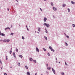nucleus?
Here are the masks:
<instances>
[{
    "label": "nucleus",
    "mask_w": 75,
    "mask_h": 75,
    "mask_svg": "<svg viewBox=\"0 0 75 75\" xmlns=\"http://www.w3.org/2000/svg\"><path fill=\"white\" fill-rule=\"evenodd\" d=\"M43 25H45V26H46V27H47V28H48L49 27H50V25H49V24H47L46 23H44L43 24Z\"/></svg>",
    "instance_id": "nucleus-1"
},
{
    "label": "nucleus",
    "mask_w": 75,
    "mask_h": 75,
    "mask_svg": "<svg viewBox=\"0 0 75 75\" xmlns=\"http://www.w3.org/2000/svg\"><path fill=\"white\" fill-rule=\"evenodd\" d=\"M0 35L2 36H5V34L3 33H1V31H0Z\"/></svg>",
    "instance_id": "nucleus-2"
},
{
    "label": "nucleus",
    "mask_w": 75,
    "mask_h": 75,
    "mask_svg": "<svg viewBox=\"0 0 75 75\" xmlns=\"http://www.w3.org/2000/svg\"><path fill=\"white\" fill-rule=\"evenodd\" d=\"M52 71L53 72V73L54 74H55V70L53 68H52Z\"/></svg>",
    "instance_id": "nucleus-3"
},
{
    "label": "nucleus",
    "mask_w": 75,
    "mask_h": 75,
    "mask_svg": "<svg viewBox=\"0 0 75 75\" xmlns=\"http://www.w3.org/2000/svg\"><path fill=\"white\" fill-rule=\"evenodd\" d=\"M47 19L46 18H44V22H46L47 21Z\"/></svg>",
    "instance_id": "nucleus-4"
},
{
    "label": "nucleus",
    "mask_w": 75,
    "mask_h": 75,
    "mask_svg": "<svg viewBox=\"0 0 75 75\" xmlns=\"http://www.w3.org/2000/svg\"><path fill=\"white\" fill-rule=\"evenodd\" d=\"M7 29H8V30H10V28L9 27H7L5 29V30H7Z\"/></svg>",
    "instance_id": "nucleus-5"
},
{
    "label": "nucleus",
    "mask_w": 75,
    "mask_h": 75,
    "mask_svg": "<svg viewBox=\"0 0 75 75\" xmlns=\"http://www.w3.org/2000/svg\"><path fill=\"white\" fill-rule=\"evenodd\" d=\"M36 51L37 52H39V49L37 47L36 48Z\"/></svg>",
    "instance_id": "nucleus-6"
},
{
    "label": "nucleus",
    "mask_w": 75,
    "mask_h": 75,
    "mask_svg": "<svg viewBox=\"0 0 75 75\" xmlns=\"http://www.w3.org/2000/svg\"><path fill=\"white\" fill-rule=\"evenodd\" d=\"M0 41H3V42H6V40L4 39V40H0Z\"/></svg>",
    "instance_id": "nucleus-7"
},
{
    "label": "nucleus",
    "mask_w": 75,
    "mask_h": 75,
    "mask_svg": "<svg viewBox=\"0 0 75 75\" xmlns=\"http://www.w3.org/2000/svg\"><path fill=\"white\" fill-rule=\"evenodd\" d=\"M13 57H14V58H16V55H15V52H13Z\"/></svg>",
    "instance_id": "nucleus-8"
},
{
    "label": "nucleus",
    "mask_w": 75,
    "mask_h": 75,
    "mask_svg": "<svg viewBox=\"0 0 75 75\" xmlns=\"http://www.w3.org/2000/svg\"><path fill=\"white\" fill-rule=\"evenodd\" d=\"M10 41V40L7 39L6 40V42H8Z\"/></svg>",
    "instance_id": "nucleus-9"
},
{
    "label": "nucleus",
    "mask_w": 75,
    "mask_h": 75,
    "mask_svg": "<svg viewBox=\"0 0 75 75\" xmlns=\"http://www.w3.org/2000/svg\"><path fill=\"white\" fill-rule=\"evenodd\" d=\"M29 60H30V61H32L33 60V58H29Z\"/></svg>",
    "instance_id": "nucleus-10"
},
{
    "label": "nucleus",
    "mask_w": 75,
    "mask_h": 75,
    "mask_svg": "<svg viewBox=\"0 0 75 75\" xmlns=\"http://www.w3.org/2000/svg\"><path fill=\"white\" fill-rule=\"evenodd\" d=\"M27 75H30V73L29 71L27 72Z\"/></svg>",
    "instance_id": "nucleus-11"
},
{
    "label": "nucleus",
    "mask_w": 75,
    "mask_h": 75,
    "mask_svg": "<svg viewBox=\"0 0 75 75\" xmlns=\"http://www.w3.org/2000/svg\"><path fill=\"white\" fill-rule=\"evenodd\" d=\"M53 9L54 10V11H56L57 10V8H55L54 7H53Z\"/></svg>",
    "instance_id": "nucleus-12"
},
{
    "label": "nucleus",
    "mask_w": 75,
    "mask_h": 75,
    "mask_svg": "<svg viewBox=\"0 0 75 75\" xmlns=\"http://www.w3.org/2000/svg\"><path fill=\"white\" fill-rule=\"evenodd\" d=\"M65 6H66V4H63L62 5V6L63 7H65Z\"/></svg>",
    "instance_id": "nucleus-13"
},
{
    "label": "nucleus",
    "mask_w": 75,
    "mask_h": 75,
    "mask_svg": "<svg viewBox=\"0 0 75 75\" xmlns=\"http://www.w3.org/2000/svg\"><path fill=\"white\" fill-rule=\"evenodd\" d=\"M47 69L49 70V71H50V69H51V67H47Z\"/></svg>",
    "instance_id": "nucleus-14"
},
{
    "label": "nucleus",
    "mask_w": 75,
    "mask_h": 75,
    "mask_svg": "<svg viewBox=\"0 0 75 75\" xmlns=\"http://www.w3.org/2000/svg\"><path fill=\"white\" fill-rule=\"evenodd\" d=\"M71 4H75V2H74L73 1H71Z\"/></svg>",
    "instance_id": "nucleus-15"
},
{
    "label": "nucleus",
    "mask_w": 75,
    "mask_h": 75,
    "mask_svg": "<svg viewBox=\"0 0 75 75\" xmlns=\"http://www.w3.org/2000/svg\"><path fill=\"white\" fill-rule=\"evenodd\" d=\"M19 57H21V58H23V56H22V55H19Z\"/></svg>",
    "instance_id": "nucleus-16"
},
{
    "label": "nucleus",
    "mask_w": 75,
    "mask_h": 75,
    "mask_svg": "<svg viewBox=\"0 0 75 75\" xmlns=\"http://www.w3.org/2000/svg\"><path fill=\"white\" fill-rule=\"evenodd\" d=\"M51 50L52 51H53V52H54V51H55V50H53L52 49H51Z\"/></svg>",
    "instance_id": "nucleus-17"
},
{
    "label": "nucleus",
    "mask_w": 75,
    "mask_h": 75,
    "mask_svg": "<svg viewBox=\"0 0 75 75\" xmlns=\"http://www.w3.org/2000/svg\"><path fill=\"white\" fill-rule=\"evenodd\" d=\"M38 28V31H41V30H40V28Z\"/></svg>",
    "instance_id": "nucleus-18"
},
{
    "label": "nucleus",
    "mask_w": 75,
    "mask_h": 75,
    "mask_svg": "<svg viewBox=\"0 0 75 75\" xmlns=\"http://www.w3.org/2000/svg\"><path fill=\"white\" fill-rule=\"evenodd\" d=\"M16 52H18V49L16 48Z\"/></svg>",
    "instance_id": "nucleus-19"
},
{
    "label": "nucleus",
    "mask_w": 75,
    "mask_h": 75,
    "mask_svg": "<svg viewBox=\"0 0 75 75\" xmlns=\"http://www.w3.org/2000/svg\"><path fill=\"white\" fill-rule=\"evenodd\" d=\"M8 57V56H6V60H8V58H7Z\"/></svg>",
    "instance_id": "nucleus-20"
},
{
    "label": "nucleus",
    "mask_w": 75,
    "mask_h": 75,
    "mask_svg": "<svg viewBox=\"0 0 75 75\" xmlns=\"http://www.w3.org/2000/svg\"><path fill=\"white\" fill-rule=\"evenodd\" d=\"M14 35V33H11V35Z\"/></svg>",
    "instance_id": "nucleus-21"
},
{
    "label": "nucleus",
    "mask_w": 75,
    "mask_h": 75,
    "mask_svg": "<svg viewBox=\"0 0 75 75\" xmlns=\"http://www.w3.org/2000/svg\"><path fill=\"white\" fill-rule=\"evenodd\" d=\"M44 38L46 40H47V38L46 36H44Z\"/></svg>",
    "instance_id": "nucleus-22"
},
{
    "label": "nucleus",
    "mask_w": 75,
    "mask_h": 75,
    "mask_svg": "<svg viewBox=\"0 0 75 75\" xmlns=\"http://www.w3.org/2000/svg\"><path fill=\"white\" fill-rule=\"evenodd\" d=\"M12 53V51L11 50H10L9 52V53L10 54H11Z\"/></svg>",
    "instance_id": "nucleus-23"
},
{
    "label": "nucleus",
    "mask_w": 75,
    "mask_h": 75,
    "mask_svg": "<svg viewBox=\"0 0 75 75\" xmlns=\"http://www.w3.org/2000/svg\"><path fill=\"white\" fill-rule=\"evenodd\" d=\"M61 75H64V72H62V73H61Z\"/></svg>",
    "instance_id": "nucleus-24"
},
{
    "label": "nucleus",
    "mask_w": 75,
    "mask_h": 75,
    "mask_svg": "<svg viewBox=\"0 0 75 75\" xmlns=\"http://www.w3.org/2000/svg\"><path fill=\"white\" fill-rule=\"evenodd\" d=\"M65 43L66 45H67V46H68V44L66 42H65Z\"/></svg>",
    "instance_id": "nucleus-25"
},
{
    "label": "nucleus",
    "mask_w": 75,
    "mask_h": 75,
    "mask_svg": "<svg viewBox=\"0 0 75 75\" xmlns=\"http://www.w3.org/2000/svg\"><path fill=\"white\" fill-rule=\"evenodd\" d=\"M25 68L27 69H28V67H27V66H25Z\"/></svg>",
    "instance_id": "nucleus-26"
},
{
    "label": "nucleus",
    "mask_w": 75,
    "mask_h": 75,
    "mask_svg": "<svg viewBox=\"0 0 75 75\" xmlns=\"http://www.w3.org/2000/svg\"><path fill=\"white\" fill-rule=\"evenodd\" d=\"M51 6H54V4H53V3H52L51 2Z\"/></svg>",
    "instance_id": "nucleus-27"
},
{
    "label": "nucleus",
    "mask_w": 75,
    "mask_h": 75,
    "mask_svg": "<svg viewBox=\"0 0 75 75\" xmlns=\"http://www.w3.org/2000/svg\"><path fill=\"white\" fill-rule=\"evenodd\" d=\"M72 25H73V27H75V24H73Z\"/></svg>",
    "instance_id": "nucleus-28"
},
{
    "label": "nucleus",
    "mask_w": 75,
    "mask_h": 75,
    "mask_svg": "<svg viewBox=\"0 0 75 75\" xmlns=\"http://www.w3.org/2000/svg\"><path fill=\"white\" fill-rule=\"evenodd\" d=\"M33 62H35V63H36V60H33Z\"/></svg>",
    "instance_id": "nucleus-29"
},
{
    "label": "nucleus",
    "mask_w": 75,
    "mask_h": 75,
    "mask_svg": "<svg viewBox=\"0 0 75 75\" xmlns=\"http://www.w3.org/2000/svg\"><path fill=\"white\" fill-rule=\"evenodd\" d=\"M43 50H44V51H46V49L45 48H43Z\"/></svg>",
    "instance_id": "nucleus-30"
},
{
    "label": "nucleus",
    "mask_w": 75,
    "mask_h": 75,
    "mask_svg": "<svg viewBox=\"0 0 75 75\" xmlns=\"http://www.w3.org/2000/svg\"><path fill=\"white\" fill-rule=\"evenodd\" d=\"M47 55L48 56H50V54L48 52L47 53Z\"/></svg>",
    "instance_id": "nucleus-31"
},
{
    "label": "nucleus",
    "mask_w": 75,
    "mask_h": 75,
    "mask_svg": "<svg viewBox=\"0 0 75 75\" xmlns=\"http://www.w3.org/2000/svg\"><path fill=\"white\" fill-rule=\"evenodd\" d=\"M49 48L50 49H51H51H52V47H51V46H50L49 47Z\"/></svg>",
    "instance_id": "nucleus-32"
},
{
    "label": "nucleus",
    "mask_w": 75,
    "mask_h": 75,
    "mask_svg": "<svg viewBox=\"0 0 75 75\" xmlns=\"http://www.w3.org/2000/svg\"><path fill=\"white\" fill-rule=\"evenodd\" d=\"M22 38L23 40H24L25 39L24 37L23 36L22 37Z\"/></svg>",
    "instance_id": "nucleus-33"
},
{
    "label": "nucleus",
    "mask_w": 75,
    "mask_h": 75,
    "mask_svg": "<svg viewBox=\"0 0 75 75\" xmlns=\"http://www.w3.org/2000/svg\"><path fill=\"white\" fill-rule=\"evenodd\" d=\"M18 66H19V67H20V62L18 63Z\"/></svg>",
    "instance_id": "nucleus-34"
},
{
    "label": "nucleus",
    "mask_w": 75,
    "mask_h": 75,
    "mask_svg": "<svg viewBox=\"0 0 75 75\" xmlns=\"http://www.w3.org/2000/svg\"><path fill=\"white\" fill-rule=\"evenodd\" d=\"M0 62L1 64H2V62H1V60H0Z\"/></svg>",
    "instance_id": "nucleus-35"
},
{
    "label": "nucleus",
    "mask_w": 75,
    "mask_h": 75,
    "mask_svg": "<svg viewBox=\"0 0 75 75\" xmlns=\"http://www.w3.org/2000/svg\"><path fill=\"white\" fill-rule=\"evenodd\" d=\"M66 37H67V38H69V36L67 35Z\"/></svg>",
    "instance_id": "nucleus-36"
},
{
    "label": "nucleus",
    "mask_w": 75,
    "mask_h": 75,
    "mask_svg": "<svg viewBox=\"0 0 75 75\" xmlns=\"http://www.w3.org/2000/svg\"><path fill=\"white\" fill-rule=\"evenodd\" d=\"M65 64L66 65H68V64H67V62H65Z\"/></svg>",
    "instance_id": "nucleus-37"
},
{
    "label": "nucleus",
    "mask_w": 75,
    "mask_h": 75,
    "mask_svg": "<svg viewBox=\"0 0 75 75\" xmlns=\"http://www.w3.org/2000/svg\"><path fill=\"white\" fill-rule=\"evenodd\" d=\"M40 10L41 11H42V9H41V8H40Z\"/></svg>",
    "instance_id": "nucleus-38"
},
{
    "label": "nucleus",
    "mask_w": 75,
    "mask_h": 75,
    "mask_svg": "<svg viewBox=\"0 0 75 75\" xmlns=\"http://www.w3.org/2000/svg\"><path fill=\"white\" fill-rule=\"evenodd\" d=\"M45 32L46 33H48V31H47V30H46Z\"/></svg>",
    "instance_id": "nucleus-39"
},
{
    "label": "nucleus",
    "mask_w": 75,
    "mask_h": 75,
    "mask_svg": "<svg viewBox=\"0 0 75 75\" xmlns=\"http://www.w3.org/2000/svg\"><path fill=\"white\" fill-rule=\"evenodd\" d=\"M4 75H7V74L6 73H4Z\"/></svg>",
    "instance_id": "nucleus-40"
},
{
    "label": "nucleus",
    "mask_w": 75,
    "mask_h": 75,
    "mask_svg": "<svg viewBox=\"0 0 75 75\" xmlns=\"http://www.w3.org/2000/svg\"><path fill=\"white\" fill-rule=\"evenodd\" d=\"M27 30L28 31H29V29H28V28H27Z\"/></svg>",
    "instance_id": "nucleus-41"
},
{
    "label": "nucleus",
    "mask_w": 75,
    "mask_h": 75,
    "mask_svg": "<svg viewBox=\"0 0 75 75\" xmlns=\"http://www.w3.org/2000/svg\"><path fill=\"white\" fill-rule=\"evenodd\" d=\"M68 11H70V9L69 8L68 9Z\"/></svg>",
    "instance_id": "nucleus-42"
},
{
    "label": "nucleus",
    "mask_w": 75,
    "mask_h": 75,
    "mask_svg": "<svg viewBox=\"0 0 75 75\" xmlns=\"http://www.w3.org/2000/svg\"><path fill=\"white\" fill-rule=\"evenodd\" d=\"M53 18H55V16H54V15H53Z\"/></svg>",
    "instance_id": "nucleus-43"
},
{
    "label": "nucleus",
    "mask_w": 75,
    "mask_h": 75,
    "mask_svg": "<svg viewBox=\"0 0 75 75\" xmlns=\"http://www.w3.org/2000/svg\"><path fill=\"white\" fill-rule=\"evenodd\" d=\"M46 65H47V67H48V64H47Z\"/></svg>",
    "instance_id": "nucleus-44"
},
{
    "label": "nucleus",
    "mask_w": 75,
    "mask_h": 75,
    "mask_svg": "<svg viewBox=\"0 0 75 75\" xmlns=\"http://www.w3.org/2000/svg\"><path fill=\"white\" fill-rule=\"evenodd\" d=\"M16 1H17V2L18 3V1L17 0H16Z\"/></svg>",
    "instance_id": "nucleus-45"
},
{
    "label": "nucleus",
    "mask_w": 75,
    "mask_h": 75,
    "mask_svg": "<svg viewBox=\"0 0 75 75\" xmlns=\"http://www.w3.org/2000/svg\"><path fill=\"white\" fill-rule=\"evenodd\" d=\"M46 73H47V74H48V71H46Z\"/></svg>",
    "instance_id": "nucleus-46"
},
{
    "label": "nucleus",
    "mask_w": 75,
    "mask_h": 75,
    "mask_svg": "<svg viewBox=\"0 0 75 75\" xmlns=\"http://www.w3.org/2000/svg\"><path fill=\"white\" fill-rule=\"evenodd\" d=\"M7 10H8V11H9V8H8V9H7Z\"/></svg>",
    "instance_id": "nucleus-47"
},
{
    "label": "nucleus",
    "mask_w": 75,
    "mask_h": 75,
    "mask_svg": "<svg viewBox=\"0 0 75 75\" xmlns=\"http://www.w3.org/2000/svg\"><path fill=\"white\" fill-rule=\"evenodd\" d=\"M26 28H28V26H27V25H26Z\"/></svg>",
    "instance_id": "nucleus-48"
},
{
    "label": "nucleus",
    "mask_w": 75,
    "mask_h": 75,
    "mask_svg": "<svg viewBox=\"0 0 75 75\" xmlns=\"http://www.w3.org/2000/svg\"><path fill=\"white\" fill-rule=\"evenodd\" d=\"M1 69H3V67L1 68Z\"/></svg>",
    "instance_id": "nucleus-49"
},
{
    "label": "nucleus",
    "mask_w": 75,
    "mask_h": 75,
    "mask_svg": "<svg viewBox=\"0 0 75 75\" xmlns=\"http://www.w3.org/2000/svg\"><path fill=\"white\" fill-rule=\"evenodd\" d=\"M35 75H37V73H36Z\"/></svg>",
    "instance_id": "nucleus-50"
},
{
    "label": "nucleus",
    "mask_w": 75,
    "mask_h": 75,
    "mask_svg": "<svg viewBox=\"0 0 75 75\" xmlns=\"http://www.w3.org/2000/svg\"><path fill=\"white\" fill-rule=\"evenodd\" d=\"M37 33H38V34H39V32H37Z\"/></svg>",
    "instance_id": "nucleus-51"
},
{
    "label": "nucleus",
    "mask_w": 75,
    "mask_h": 75,
    "mask_svg": "<svg viewBox=\"0 0 75 75\" xmlns=\"http://www.w3.org/2000/svg\"><path fill=\"white\" fill-rule=\"evenodd\" d=\"M56 59L57 61V58H56Z\"/></svg>",
    "instance_id": "nucleus-52"
},
{
    "label": "nucleus",
    "mask_w": 75,
    "mask_h": 75,
    "mask_svg": "<svg viewBox=\"0 0 75 75\" xmlns=\"http://www.w3.org/2000/svg\"><path fill=\"white\" fill-rule=\"evenodd\" d=\"M44 1H47V0H43Z\"/></svg>",
    "instance_id": "nucleus-53"
},
{
    "label": "nucleus",
    "mask_w": 75,
    "mask_h": 75,
    "mask_svg": "<svg viewBox=\"0 0 75 75\" xmlns=\"http://www.w3.org/2000/svg\"><path fill=\"white\" fill-rule=\"evenodd\" d=\"M64 34L65 35H66V34H65V33H64Z\"/></svg>",
    "instance_id": "nucleus-54"
},
{
    "label": "nucleus",
    "mask_w": 75,
    "mask_h": 75,
    "mask_svg": "<svg viewBox=\"0 0 75 75\" xmlns=\"http://www.w3.org/2000/svg\"><path fill=\"white\" fill-rule=\"evenodd\" d=\"M16 5H18V4L16 3Z\"/></svg>",
    "instance_id": "nucleus-55"
},
{
    "label": "nucleus",
    "mask_w": 75,
    "mask_h": 75,
    "mask_svg": "<svg viewBox=\"0 0 75 75\" xmlns=\"http://www.w3.org/2000/svg\"><path fill=\"white\" fill-rule=\"evenodd\" d=\"M10 68H12V67H11Z\"/></svg>",
    "instance_id": "nucleus-56"
},
{
    "label": "nucleus",
    "mask_w": 75,
    "mask_h": 75,
    "mask_svg": "<svg viewBox=\"0 0 75 75\" xmlns=\"http://www.w3.org/2000/svg\"><path fill=\"white\" fill-rule=\"evenodd\" d=\"M11 50H12V48H11Z\"/></svg>",
    "instance_id": "nucleus-57"
},
{
    "label": "nucleus",
    "mask_w": 75,
    "mask_h": 75,
    "mask_svg": "<svg viewBox=\"0 0 75 75\" xmlns=\"http://www.w3.org/2000/svg\"><path fill=\"white\" fill-rule=\"evenodd\" d=\"M56 63H58V62L56 61Z\"/></svg>",
    "instance_id": "nucleus-58"
},
{
    "label": "nucleus",
    "mask_w": 75,
    "mask_h": 75,
    "mask_svg": "<svg viewBox=\"0 0 75 75\" xmlns=\"http://www.w3.org/2000/svg\"><path fill=\"white\" fill-rule=\"evenodd\" d=\"M59 64H60V62H59Z\"/></svg>",
    "instance_id": "nucleus-59"
},
{
    "label": "nucleus",
    "mask_w": 75,
    "mask_h": 75,
    "mask_svg": "<svg viewBox=\"0 0 75 75\" xmlns=\"http://www.w3.org/2000/svg\"><path fill=\"white\" fill-rule=\"evenodd\" d=\"M45 30H47V29L45 28Z\"/></svg>",
    "instance_id": "nucleus-60"
},
{
    "label": "nucleus",
    "mask_w": 75,
    "mask_h": 75,
    "mask_svg": "<svg viewBox=\"0 0 75 75\" xmlns=\"http://www.w3.org/2000/svg\"><path fill=\"white\" fill-rule=\"evenodd\" d=\"M69 11H68L69 13Z\"/></svg>",
    "instance_id": "nucleus-61"
},
{
    "label": "nucleus",
    "mask_w": 75,
    "mask_h": 75,
    "mask_svg": "<svg viewBox=\"0 0 75 75\" xmlns=\"http://www.w3.org/2000/svg\"><path fill=\"white\" fill-rule=\"evenodd\" d=\"M35 33H36V31H35Z\"/></svg>",
    "instance_id": "nucleus-62"
},
{
    "label": "nucleus",
    "mask_w": 75,
    "mask_h": 75,
    "mask_svg": "<svg viewBox=\"0 0 75 75\" xmlns=\"http://www.w3.org/2000/svg\"><path fill=\"white\" fill-rule=\"evenodd\" d=\"M19 25V26L20 27V25Z\"/></svg>",
    "instance_id": "nucleus-63"
},
{
    "label": "nucleus",
    "mask_w": 75,
    "mask_h": 75,
    "mask_svg": "<svg viewBox=\"0 0 75 75\" xmlns=\"http://www.w3.org/2000/svg\"><path fill=\"white\" fill-rule=\"evenodd\" d=\"M41 75H42V74H41Z\"/></svg>",
    "instance_id": "nucleus-64"
}]
</instances>
